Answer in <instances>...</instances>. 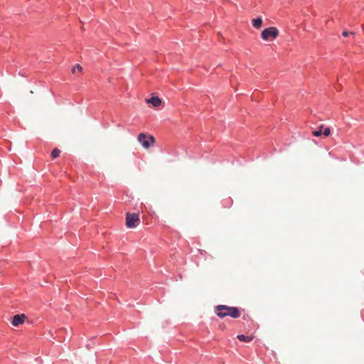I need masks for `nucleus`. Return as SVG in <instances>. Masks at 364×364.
<instances>
[{"instance_id": "1", "label": "nucleus", "mask_w": 364, "mask_h": 364, "mask_svg": "<svg viewBox=\"0 0 364 364\" xmlns=\"http://www.w3.org/2000/svg\"><path fill=\"white\" fill-rule=\"evenodd\" d=\"M215 311L217 316L220 318H224L228 316L231 318H237L240 316V310L237 307L218 305L215 306Z\"/></svg>"}, {"instance_id": "2", "label": "nucleus", "mask_w": 364, "mask_h": 364, "mask_svg": "<svg viewBox=\"0 0 364 364\" xmlns=\"http://www.w3.org/2000/svg\"><path fill=\"white\" fill-rule=\"evenodd\" d=\"M279 35V30L274 27L271 26L264 29L261 33V38L266 41L275 40Z\"/></svg>"}, {"instance_id": "3", "label": "nucleus", "mask_w": 364, "mask_h": 364, "mask_svg": "<svg viewBox=\"0 0 364 364\" xmlns=\"http://www.w3.org/2000/svg\"><path fill=\"white\" fill-rule=\"evenodd\" d=\"M139 223L140 218L139 213H127L126 225L128 228H134L139 225Z\"/></svg>"}, {"instance_id": "4", "label": "nucleus", "mask_w": 364, "mask_h": 364, "mask_svg": "<svg viewBox=\"0 0 364 364\" xmlns=\"http://www.w3.org/2000/svg\"><path fill=\"white\" fill-rule=\"evenodd\" d=\"M138 141L145 149H148L151 145L154 144L155 139L152 136H147L141 133L138 136Z\"/></svg>"}, {"instance_id": "5", "label": "nucleus", "mask_w": 364, "mask_h": 364, "mask_svg": "<svg viewBox=\"0 0 364 364\" xmlns=\"http://www.w3.org/2000/svg\"><path fill=\"white\" fill-rule=\"evenodd\" d=\"M323 126H320L317 130L313 131L312 134L315 136H320L323 134L325 136H328L330 134V129L326 127L323 132Z\"/></svg>"}, {"instance_id": "6", "label": "nucleus", "mask_w": 364, "mask_h": 364, "mask_svg": "<svg viewBox=\"0 0 364 364\" xmlns=\"http://www.w3.org/2000/svg\"><path fill=\"white\" fill-rule=\"evenodd\" d=\"M148 104H151L153 107H157L161 104V100L158 96H151L146 100Z\"/></svg>"}, {"instance_id": "7", "label": "nucleus", "mask_w": 364, "mask_h": 364, "mask_svg": "<svg viewBox=\"0 0 364 364\" xmlns=\"http://www.w3.org/2000/svg\"><path fill=\"white\" fill-rule=\"evenodd\" d=\"M25 318L26 316L24 314L15 315L12 321V324L15 326L22 324L24 322Z\"/></svg>"}, {"instance_id": "8", "label": "nucleus", "mask_w": 364, "mask_h": 364, "mask_svg": "<svg viewBox=\"0 0 364 364\" xmlns=\"http://www.w3.org/2000/svg\"><path fill=\"white\" fill-rule=\"evenodd\" d=\"M262 24V17H257L256 18L252 19V26L255 28H259Z\"/></svg>"}, {"instance_id": "9", "label": "nucleus", "mask_w": 364, "mask_h": 364, "mask_svg": "<svg viewBox=\"0 0 364 364\" xmlns=\"http://www.w3.org/2000/svg\"><path fill=\"white\" fill-rule=\"evenodd\" d=\"M237 338L242 342H250L253 339V336H246L245 335H238Z\"/></svg>"}, {"instance_id": "10", "label": "nucleus", "mask_w": 364, "mask_h": 364, "mask_svg": "<svg viewBox=\"0 0 364 364\" xmlns=\"http://www.w3.org/2000/svg\"><path fill=\"white\" fill-rule=\"evenodd\" d=\"M60 153V151L59 149H54L52 151V152H51V156H52L53 158H54V159H55V158H57V157L59 156Z\"/></svg>"}, {"instance_id": "11", "label": "nucleus", "mask_w": 364, "mask_h": 364, "mask_svg": "<svg viewBox=\"0 0 364 364\" xmlns=\"http://www.w3.org/2000/svg\"><path fill=\"white\" fill-rule=\"evenodd\" d=\"M350 34H353V32H348V31H343V33H342V36H343V37H348Z\"/></svg>"}, {"instance_id": "12", "label": "nucleus", "mask_w": 364, "mask_h": 364, "mask_svg": "<svg viewBox=\"0 0 364 364\" xmlns=\"http://www.w3.org/2000/svg\"><path fill=\"white\" fill-rule=\"evenodd\" d=\"M77 70H78V71L81 72L82 71V67L80 65H77Z\"/></svg>"}, {"instance_id": "13", "label": "nucleus", "mask_w": 364, "mask_h": 364, "mask_svg": "<svg viewBox=\"0 0 364 364\" xmlns=\"http://www.w3.org/2000/svg\"><path fill=\"white\" fill-rule=\"evenodd\" d=\"M75 68H73L72 69V72L74 73H75Z\"/></svg>"}]
</instances>
